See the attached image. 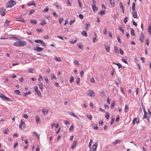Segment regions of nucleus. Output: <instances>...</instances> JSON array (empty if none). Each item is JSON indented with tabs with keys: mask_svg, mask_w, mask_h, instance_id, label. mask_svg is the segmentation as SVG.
<instances>
[{
	"mask_svg": "<svg viewBox=\"0 0 151 151\" xmlns=\"http://www.w3.org/2000/svg\"><path fill=\"white\" fill-rule=\"evenodd\" d=\"M26 41L20 40L15 42L14 43V45L16 46L21 47L26 45Z\"/></svg>",
	"mask_w": 151,
	"mask_h": 151,
	"instance_id": "obj_1",
	"label": "nucleus"
},
{
	"mask_svg": "<svg viewBox=\"0 0 151 151\" xmlns=\"http://www.w3.org/2000/svg\"><path fill=\"white\" fill-rule=\"evenodd\" d=\"M15 1L12 0L9 1L6 4V6L7 7H12L14 4H16Z\"/></svg>",
	"mask_w": 151,
	"mask_h": 151,
	"instance_id": "obj_2",
	"label": "nucleus"
},
{
	"mask_svg": "<svg viewBox=\"0 0 151 151\" xmlns=\"http://www.w3.org/2000/svg\"><path fill=\"white\" fill-rule=\"evenodd\" d=\"M0 97L4 101H11L9 98L6 96L4 94L0 93Z\"/></svg>",
	"mask_w": 151,
	"mask_h": 151,
	"instance_id": "obj_3",
	"label": "nucleus"
},
{
	"mask_svg": "<svg viewBox=\"0 0 151 151\" xmlns=\"http://www.w3.org/2000/svg\"><path fill=\"white\" fill-rule=\"evenodd\" d=\"M87 94L90 96L93 97L94 96L95 93L92 90H89L87 92Z\"/></svg>",
	"mask_w": 151,
	"mask_h": 151,
	"instance_id": "obj_4",
	"label": "nucleus"
},
{
	"mask_svg": "<svg viewBox=\"0 0 151 151\" xmlns=\"http://www.w3.org/2000/svg\"><path fill=\"white\" fill-rule=\"evenodd\" d=\"M35 42L37 43H40L42 46H45L46 45V44L45 43L41 40H35Z\"/></svg>",
	"mask_w": 151,
	"mask_h": 151,
	"instance_id": "obj_5",
	"label": "nucleus"
},
{
	"mask_svg": "<svg viewBox=\"0 0 151 151\" xmlns=\"http://www.w3.org/2000/svg\"><path fill=\"white\" fill-rule=\"evenodd\" d=\"M34 50L37 52H40L43 50V49L42 47H35L34 48Z\"/></svg>",
	"mask_w": 151,
	"mask_h": 151,
	"instance_id": "obj_6",
	"label": "nucleus"
},
{
	"mask_svg": "<svg viewBox=\"0 0 151 151\" xmlns=\"http://www.w3.org/2000/svg\"><path fill=\"white\" fill-rule=\"evenodd\" d=\"M6 9L3 8H1L0 9V13L2 16H4L5 14Z\"/></svg>",
	"mask_w": 151,
	"mask_h": 151,
	"instance_id": "obj_7",
	"label": "nucleus"
},
{
	"mask_svg": "<svg viewBox=\"0 0 151 151\" xmlns=\"http://www.w3.org/2000/svg\"><path fill=\"white\" fill-rule=\"evenodd\" d=\"M98 145V143L96 142L92 147V151H96V148Z\"/></svg>",
	"mask_w": 151,
	"mask_h": 151,
	"instance_id": "obj_8",
	"label": "nucleus"
},
{
	"mask_svg": "<svg viewBox=\"0 0 151 151\" xmlns=\"http://www.w3.org/2000/svg\"><path fill=\"white\" fill-rule=\"evenodd\" d=\"M25 122H22V123L19 124V128L20 129L23 130L25 128Z\"/></svg>",
	"mask_w": 151,
	"mask_h": 151,
	"instance_id": "obj_9",
	"label": "nucleus"
},
{
	"mask_svg": "<svg viewBox=\"0 0 151 151\" xmlns=\"http://www.w3.org/2000/svg\"><path fill=\"white\" fill-rule=\"evenodd\" d=\"M35 91L36 92V93L39 96H40L41 93L40 91H38V88L37 86H35L34 89Z\"/></svg>",
	"mask_w": 151,
	"mask_h": 151,
	"instance_id": "obj_10",
	"label": "nucleus"
},
{
	"mask_svg": "<svg viewBox=\"0 0 151 151\" xmlns=\"http://www.w3.org/2000/svg\"><path fill=\"white\" fill-rule=\"evenodd\" d=\"M144 35L142 32L139 37V40L141 41L142 42H143L144 41Z\"/></svg>",
	"mask_w": 151,
	"mask_h": 151,
	"instance_id": "obj_11",
	"label": "nucleus"
},
{
	"mask_svg": "<svg viewBox=\"0 0 151 151\" xmlns=\"http://www.w3.org/2000/svg\"><path fill=\"white\" fill-rule=\"evenodd\" d=\"M77 144V141L75 140L73 141V145L72 146L71 148L72 149H74L76 147Z\"/></svg>",
	"mask_w": 151,
	"mask_h": 151,
	"instance_id": "obj_12",
	"label": "nucleus"
},
{
	"mask_svg": "<svg viewBox=\"0 0 151 151\" xmlns=\"http://www.w3.org/2000/svg\"><path fill=\"white\" fill-rule=\"evenodd\" d=\"M10 22V21L6 19L4 23V26L5 27H6L9 25V23Z\"/></svg>",
	"mask_w": 151,
	"mask_h": 151,
	"instance_id": "obj_13",
	"label": "nucleus"
},
{
	"mask_svg": "<svg viewBox=\"0 0 151 151\" xmlns=\"http://www.w3.org/2000/svg\"><path fill=\"white\" fill-rule=\"evenodd\" d=\"M42 111L44 115L47 114L48 113V109H46L45 110V109H43L42 110Z\"/></svg>",
	"mask_w": 151,
	"mask_h": 151,
	"instance_id": "obj_14",
	"label": "nucleus"
},
{
	"mask_svg": "<svg viewBox=\"0 0 151 151\" xmlns=\"http://www.w3.org/2000/svg\"><path fill=\"white\" fill-rule=\"evenodd\" d=\"M135 3H133L132 6V9L133 11L132 12H135L136 11L135 9Z\"/></svg>",
	"mask_w": 151,
	"mask_h": 151,
	"instance_id": "obj_15",
	"label": "nucleus"
},
{
	"mask_svg": "<svg viewBox=\"0 0 151 151\" xmlns=\"http://www.w3.org/2000/svg\"><path fill=\"white\" fill-rule=\"evenodd\" d=\"M132 13L133 14V17L134 18H137V12H132Z\"/></svg>",
	"mask_w": 151,
	"mask_h": 151,
	"instance_id": "obj_16",
	"label": "nucleus"
},
{
	"mask_svg": "<svg viewBox=\"0 0 151 151\" xmlns=\"http://www.w3.org/2000/svg\"><path fill=\"white\" fill-rule=\"evenodd\" d=\"M81 33L83 36H84L86 37L87 36V33L85 31H83L82 32H81Z\"/></svg>",
	"mask_w": 151,
	"mask_h": 151,
	"instance_id": "obj_17",
	"label": "nucleus"
},
{
	"mask_svg": "<svg viewBox=\"0 0 151 151\" xmlns=\"http://www.w3.org/2000/svg\"><path fill=\"white\" fill-rule=\"evenodd\" d=\"M130 30H131V35L134 36L135 35V34L134 30L132 28H130Z\"/></svg>",
	"mask_w": 151,
	"mask_h": 151,
	"instance_id": "obj_18",
	"label": "nucleus"
},
{
	"mask_svg": "<svg viewBox=\"0 0 151 151\" xmlns=\"http://www.w3.org/2000/svg\"><path fill=\"white\" fill-rule=\"evenodd\" d=\"M147 31L151 35V23H150V25L147 29Z\"/></svg>",
	"mask_w": 151,
	"mask_h": 151,
	"instance_id": "obj_19",
	"label": "nucleus"
},
{
	"mask_svg": "<svg viewBox=\"0 0 151 151\" xmlns=\"http://www.w3.org/2000/svg\"><path fill=\"white\" fill-rule=\"evenodd\" d=\"M129 110V107L127 105H125L124 108V111L125 113H126Z\"/></svg>",
	"mask_w": 151,
	"mask_h": 151,
	"instance_id": "obj_20",
	"label": "nucleus"
},
{
	"mask_svg": "<svg viewBox=\"0 0 151 151\" xmlns=\"http://www.w3.org/2000/svg\"><path fill=\"white\" fill-rule=\"evenodd\" d=\"M113 64H114L116 65H117L118 67L119 68H121L122 67V65L119 63H116L114 62H113Z\"/></svg>",
	"mask_w": 151,
	"mask_h": 151,
	"instance_id": "obj_21",
	"label": "nucleus"
},
{
	"mask_svg": "<svg viewBox=\"0 0 151 151\" xmlns=\"http://www.w3.org/2000/svg\"><path fill=\"white\" fill-rule=\"evenodd\" d=\"M39 87L42 91L43 90V85L42 83H40L39 84Z\"/></svg>",
	"mask_w": 151,
	"mask_h": 151,
	"instance_id": "obj_22",
	"label": "nucleus"
},
{
	"mask_svg": "<svg viewBox=\"0 0 151 151\" xmlns=\"http://www.w3.org/2000/svg\"><path fill=\"white\" fill-rule=\"evenodd\" d=\"M51 78L52 80H53V79H55L56 80L57 79V78L55 76V75L54 74H52L51 75Z\"/></svg>",
	"mask_w": 151,
	"mask_h": 151,
	"instance_id": "obj_23",
	"label": "nucleus"
},
{
	"mask_svg": "<svg viewBox=\"0 0 151 151\" xmlns=\"http://www.w3.org/2000/svg\"><path fill=\"white\" fill-rule=\"evenodd\" d=\"M57 37L58 38H59L61 40H64V39H67V38L66 37H64L63 36H61V35L58 36Z\"/></svg>",
	"mask_w": 151,
	"mask_h": 151,
	"instance_id": "obj_24",
	"label": "nucleus"
},
{
	"mask_svg": "<svg viewBox=\"0 0 151 151\" xmlns=\"http://www.w3.org/2000/svg\"><path fill=\"white\" fill-rule=\"evenodd\" d=\"M99 14H101V16H102L105 14V12L104 11L101 10L100 11V12L98 13V15Z\"/></svg>",
	"mask_w": 151,
	"mask_h": 151,
	"instance_id": "obj_25",
	"label": "nucleus"
},
{
	"mask_svg": "<svg viewBox=\"0 0 151 151\" xmlns=\"http://www.w3.org/2000/svg\"><path fill=\"white\" fill-rule=\"evenodd\" d=\"M47 23L45 21L42 20V22L40 23V24L41 26H43L44 24H47Z\"/></svg>",
	"mask_w": 151,
	"mask_h": 151,
	"instance_id": "obj_26",
	"label": "nucleus"
},
{
	"mask_svg": "<svg viewBox=\"0 0 151 151\" xmlns=\"http://www.w3.org/2000/svg\"><path fill=\"white\" fill-rule=\"evenodd\" d=\"M31 93V91H29L25 93H24L23 94V95L24 96H26L27 95L29 94H30Z\"/></svg>",
	"mask_w": 151,
	"mask_h": 151,
	"instance_id": "obj_27",
	"label": "nucleus"
},
{
	"mask_svg": "<svg viewBox=\"0 0 151 151\" xmlns=\"http://www.w3.org/2000/svg\"><path fill=\"white\" fill-rule=\"evenodd\" d=\"M69 114L72 115V116L76 118L79 119V118L78 117H77L76 116L74 113L72 112H70L69 113Z\"/></svg>",
	"mask_w": 151,
	"mask_h": 151,
	"instance_id": "obj_28",
	"label": "nucleus"
},
{
	"mask_svg": "<svg viewBox=\"0 0 151 151\" xmlns=\"http://www.w3.org/2000/svg\"><path fill=\"white\" fill-rule=\"evenodd\" d=\"M105 48L106 51L107 52H109V47L108 45L105 46Z\"/></svg>",
	"mask_w": 151,
	"mask_h": 151,
	"instance_id": "obj_29",
	"label": "nucleus"
},
{
	"mask_svg": "<svg viewBox=\"0 0 151 151\" xmlns=\"http://www.w3.org/2000/svg\"><path fill=\"white\" fill-rule=\"evenodd\" d=\"M77 46L80 49H83V46L80 43L78 44H77Z\"/></svg>",
	"mask_w": 151,
	"mask_h": 151,
	"instance_id": "obj_30",
	"label": "nucleus"
},
{
	"mask_svg": "<svg viewBox=\"0 0 151 151\" xmlns=\"http://www.w3.org/2000/svg\"><path fill=\"white\" fill-rule=\"evenodd\" d=\"M110 4L112 6H114V0H110Z\"/></svg>",
	"mask_w": 151,
	"mask_h": 151,
	"instance_id": "obj_31",
	"label": "nucleus"
},
{
	"mask_svg": "<svg viewBox=\"0 0 151 151\" xmlns=\"http://www.w3.org/2000/svg\"><path fill=\"white\" fill-rule=\"evenodd\" d=\"M137 118H135L132 121V124L133 125H134L135 124V122L137 121Z\"/></svg>",
	"mask_w": 151,
	"mask_h": 151,
	"instance_id": "obj_32",
	"label": "nucleus"
},
{
	"mask_svg": "<svg viewBox=\"0 0 151 151\" xmlns=\"http://www.w3.org/2000/svg\"><path fill=\"white\" fill-rule=\"evenodd\" d=\"M92 9L93 11L97 10V8L95 5H92Z\"/></svg>",
	"mask_w": 151,
	"mask_h": 151,
	"instance_id": "obj_33",
	"label": "nucleus"
},
{
	"mask_svg": "<svg viewBox=\"0 0 151 151\" xmlns=\"http://www.w3.org/2000/svg\"><path fill=\"white\" fill-rule=\"evenodd\" d=\"M75 19L74 18L72 20H70V22L69 23V24L70 25H71L72 24V23H73L75 22Z\"/></svg>",
	"mask_w": 151,
	"mask_h": 151,
	"instance_id": "obj_34",
	"label": "nucleus"
},
{
	"mask_svg": "<svg viewBox=\"0 0 151 151\" xmlns=\"http://www.w3.org/2000/svg\"><path fill=\"white\" fill-rule=\"evenodd\" d=\"M55 60L57 61L60 62L61 61L60 58L59 57H55Z\"/></svg>",
	"mask_w": 151,
	"mask_h": 151,
	"instance_id": "obj_35",
	"label": "nucleus"
},
{
	"mask_svg": "<svg viewBox=\"0 0 151 151\" xmlns=\"http://www.w3.org/2000/svg\"><path fill=\"white\" fill-rule=\"evenodd\" d=\"M120 142V141L119 140H116L115 141L113 142V144L114 145H116L117 143H118L119 142Z\"/></svg>",
	"mask_w": 151,
	"mask_h": 151,
	"instance_id": "obj_36",
	"label": "nucleus"
},
{
	"mask_svg": "<svg viewBox=\"0 0 151 151\" xmlns=\"http://www.w3.org/2000/svg\"><path fill=\"white\" fill-rule=\"evenodd\" d=\"M90 26V25L89 24V23H87L86 24V26L85 27V29L86 30H88V27H89Z\"/></svg>",
	"mask_w": 151,
	"mask_h": 151,
	"instance_id": "obj_37",
	"label": "nucleus"
},
{
	"mask_svg": "<svg viewBox=\"0 0 151 151\" xmlns=\"http://www.w3.org/2000/svg\"><path fill=\"white\" fill-rule=\"evenodd\" d=\"M121 60L123 62H124L126 64H128L127 61V59L126 60L124 59L123 58H122L121 59Z\"/></svg>",
	"mask_w": 151,
	"mask_h": 151,
	"instance_id": "obj_38",
	"label": "nucleus"
},
{
	"mask_svg": "<svg viewBox=\"0 0 151 151\" xmlns=\"http://www.w3.org/2000/svg\"><path fill=\"white\" fill-rule=\"evenodd\" d=\"M118 29L120 31H121L122 32L123 34L124 33V30H123V29H122L120 26L119 27Z\"/></svg>",
	"mask_w": 151,
	"mask_h": 151,
	"instance_id": "obj_39",
	"label": "nucleus"
},
{
	"mask_svg": "<svg viewBox=\"0 0 151 151\" xmlns=\"http://www.w3.org/2000/svg\"><path fill=\"white\" fill-rule=\"evenodd\" d=\"M74 80V79L73 77L72 76H71L70 78V83H72L73 82Z\"/></svg>",
	"mask_w": 151,
	"mask_h": 151,
	"instance_id": "obj_40",
	"label": "nucleus"
},
{
	"mask_svg": "<svg viewBox=\"0 0 151 151\" xmlns=\"http://www.w3.org/2000/svg\"><path fill=\"white\" fill-rule=\"evenodd\" d=\"M17 21H19V22H25V21L23 19H22V18H20L19 19H17Z\"/></svg>",
	"mask_w": 151,
	"mask_h": 151,
	"instance_id": "obj_41",
	"label": "nucleus"
},
{
	"mask_svg": "<svg viewBox=\"0 0 151 151\" xmlns=\"http://www.w3.org/2000/svg\"><path fill=\"white\" fill-rule=\"evenodd\" d=\"M144 113V115L143 117V119L147 118V117H148L147 116V111H145Z\"/></svg>",
	"mask_w": 151,
	"mask_h": 151,
	"instance_id": "obj_42",
	"label": "nucleus"
},
{
	"mask_svg": "<svg viewBox=\"0 0 151 151\" xmlns=\"http://www.w3.org/2000/svg\"><path fill=\"white\" fill-rule=\"evenodd\" d=\"M100 96L102 97L104 96H105V93L104 91L101 92L100 94Z\"/></svg>",
	"mask_w": 151,
	"mask_h": 151,
	"instance_id": "obj_43",
	"label": "nucleus"
},
{
	"mask_svg": "<svg viewBox=\"0 0 151 151\" xmlns=\"http://www.w3.org/2000/svg\"><path fill=\"white\" fill-rule=\"evenodd\" d=\"M30 22L32 24H36L37 23V22H36V20H30Z\"/></svg>",
	"mask_w": 151,
	"mask_h": 151,
	"instance_id": "obj_44",
	"label": "nucleus"
},
{
	"mask_svg": "<svg viewBox=\"0 0 151 151\" xmlns=\"http://www.w3.org/2000/svg\"><path fill=\"white\" fill-rule=\"evenodd\" d=\"M86 116L87 118L90 120H91L92 119V116L91 115H87Z\"/></svg>",
	"mask_w": 151,
	"mask_h": 151,
	"instance_id": "obj_45",
	"label": "nucleus"
},
{
	"mask_svg": "<svg viewBox=\"0 0 151 151\" xmlns=\"http://www.w3.org/2000/svg\"><path fill=\"white\" fill-rule=\"evenodd\" d=\"M27 5L29 6H30L31 5L34 6L35 7L36 6V4L35 3H28Z\"/></svg>",
	"mask_w": 151,
	"mask_h": 151,
	"instance_id": "obj_46",
	"label": "nucleus"
},
{
	"mask_svg": "<svg viewBox=\"0 0 151 151\" xmlns=\"http://www.w3.org/2000/svg\"><path fill=\"white\" fill-rule=\"evenodd\" d=\"M35 12V10L33 9L31 10L29 13V15H31L33 14Z\"/></svg>",
	"mask_w": 151,
	"mask_h": 151,
	"instance_id": "obj_47",
	"label": "nucleus"
},
{
	"mask_svg": "<svg viewBox=\"0 0 151 151\" xmlns=\"http://www.w3.org/2000/svg\"><path fill=\"white\" fill-rule=\"evenodd\" d=\"M92 142V140L91 139L90 140V142L89 144V148L90 149V151L91 150V142Z\"/></svg>",
	"mask_w": 151,
	"mask_h": 151,
	"instance_id": "obj_48",
	"label": "nucleus"
},
{
	"mask_svg": "<svg viewBox=\"0 0 151 151\" xmlns=\"http://www.w3.org/2000/svg\"><path fill=\"white\" fill-rule=\"evenodd\" d=\"M9 131L8 129H4L3 131V132L4 134H7V132Z\"/></svg>",
	"mask_w": 151,
	"mask_h": 151,
	"instance_id": "obj_49",
	"label": "nucleus"
},
{
	"mask_svg": "<svg viewBox=\"0 0 151 151\" xmlns=\"http://www.w3.org/2000/svg\"><path fill=\"white\" fill-rule=\"evenodd\" d=\"M114 118L112 117L111 118V121L110 122L111 124H112L114 122Z\"/></svg>",
	"mask_w": 151,
	"mask_h": 151,
	"instance_id": "obj_50",
	"label": "nucleus"
},
{
	"mask_svg": "<svg viewBox=\"0 0 151 151\" xmlns=\"http://www.w3.org/2000/svg\"><path fill=\"white\" fill-rule=\"evenodd\" d=\"M37 32H41L43 31V30L41 28L40 29H37Z\"/></svg>",
	"mask_w": 151,
	"mask_h": 151,
	"instance_id": "obj_51",
	"label": "nucleus"
},
{
	"mask_svg": "<svg viewBox=\"0 0 151 151\" xmlns=\"http://www.w3.org/2000/svg\"><path fill=\"white\" fill-rule=\"evenodd\" d=\"M119 52L122 55H123L124 53L123 51L121 48H119Z\"/></svg>",
	"mask_w": 151,
	"mask_h": 151,
	"instance_id": "obj_52",
	"label": "nucleus"
},
{
	"mask_svg": "<svg viewBox=\"0 0 151 151\" xmlns=\"http://www.w3.org/2000/svg\"><path fill=\"white\" fill-rule=\"evenodd\" d=\"M114 48V50H115V52L116 53H118V49L117 47L116 46H115Z\"/></svg>",
	"mask_w": 151,
	"mask_h": 151,
	"instance_id": "obj_53",
	"label": "nucleus"
},
{
	"mask_svg": "<svg viewBox=\"0 0 151 151\" xmlns=\"http://www.w3.org/2000/svg\"><path fill=\"white\" fill-rule=\"evenodd\" d=\"M33 69L29 68L28 69V70L29 73H33L34 72L33 71Z\"/></svg>",
	"mask_w": 151,
	"mask_h": 151,
	"instance_id": "obj_54",
	"label": "nucleus"
},
{
	"mask_svg": "<svg viewBox=\"0 0 151 151\" xmlns=\"http://www.w3.org/2000/svg\"><path fill=\"white\" fill-rule=\"evenodd\" d=\"M106 114L105 116V117L106 119H109V114L108 112H106Z\"/></svg>",
	"mask_w": 151,
	"mask_h": 151,
	"instance_id": "obj_55",
	"label": "nucleus"
},
{
	"mask_svg": "<svg viewBox=\"0 0 151 151\" xmlns=\"http://www.w3.org/2000/svg\"><path fill=\"white\" fill-rule=\"evenodd\" d=\"M48 8L47 7H46L45 9L43 10V12H48Z\"/></svg>",
	"mask_w": 151,
	"mask_h": 151,
	"instance_id": "obj_56",
	"label": "nucleus"
},
{
	"mask_svg": "<svg viewBox=\"0 0 151 151\" xmlns=\"http://www.w3.org/2000/svg\"><path fill=\"white\" fill-rule=\"evenodd\" d=\"M80 81V79L79 78H77L76 81V83L77 84L79 83V82Z\"/></svg>",
	"mask_w": 151,
	"mask_h": 151,
	"instance_id": "obj_57",
	"label": "nucleus"
},
{
	"mask_svg": "<svg viewBox=\"0 0 151 151\" xmlns=\"http://www.w3.org/2000/svg\"><path fill=\"white\" fill-rule=\"evenodd\" d=\"M73 125H71V127H70V129H69V131L70 132H71V130H73Z\"/></svg>",
	"mask_w": 151,
	"mask_h": 151,
	"instance_id": "obj_58",
	"label": "nucleus"
},
{
	"mask_svg": "<svg viewBox=\"0 0 151 151\" xmlns=\"http://www.w3.org/2000/svg\"><path fill=\"white\" fill-rule=\"evenodd\" d=\"M76 41H77V39H76V40H74L73 41H70V42L71 44H74L75 43H76Z\"/></svg>",
	"mask_w": 151,
	"mask_h": 151,
	"instance_id": "obj_59",
	"label": "nucleus"
},
{
	"mask_svg": "<svg viewBox=\"0 0 151 151\" xmlns=\"http://www.w3.org/2000/svg\"><path fill=\"white\" fill-rule=\"evenodd\" d=\"M14 92L17 94H19L20 91L19 90H16L14 91Z\"/></svg>",
	"mask_w": 151,
	"mask_h": 151,
	"instance_id": "obj_60",
	"label": "nucleus"
},
{
	"mask_svg": "<svg viewBox=\"0 0 151 151\" xmlns=\"http://www.w3.org/2000/svg\"><path fill=\"white\" fill-rule=\"evenodd\" d=\"M117 40L118 41V42L120 43H121V39H120L118 35H117Z\"/></svg>",
	"mask_w": 151,
	"mask_h": 151,
	"instance_id": "obj_61",
	"label": "nucleus"
},
{
	"mask_svg": "<svg viewBox=\"0 0 151 151\" xmlns=\"http://www.w3.org/2000/svg\"><path fill=\"white\" fill-rule=\"evenodd\" d=\"M63 18H60L59 19V23L61 24L62 22L63 21Z\"/></svg>",
	"mask_w": 151,
	"mask_h": 151,
	"instance_id": "obj_62",
	"label": "nucleus"
},
{
	"mask_svg": "<svg viewBox=\"0 0 151 151\" xmlns=\"http://www.w3.org/2000/svg\"><path fill=\"white\" fill-rule=\"evenodd\" d=\"M119 116L118 115H117L116 119L115 121L116 122H117L118 121H119Z\"/></svg>",
	"mask_w": 151,
	"mask_h": 151,
	"instance_id": "obj_63",
	"label": "nucleus"
},
{
	"mask_svg": "<svg viewBox=\"0 0 151 151\" xmlns=\"http://www.w3.org/2000/svg\"><path fill=\"white\" fill-rule=\"evenodd\" d=\"M84 74V71L83 70H82L80 72V75H81V77H82V76Z\"/></svg>",
	"mask_w": 151,
	"mask_h": 151,
	"instance_id": "obj_64",
	"label": "nucleus"
}]
</instances>
